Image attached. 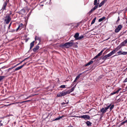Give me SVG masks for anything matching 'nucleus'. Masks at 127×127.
<instances>
[{"label": "nucleus", "instance_id": "nucleus-9", "mask_svg": "<svg viewBox=\"0 0 127 127\" xmlns=\"http://www.w3.org/2000/svg\"><path fill=\"white\" fill-rule=\"evenodd\" d=\"M107 111V110L105 108H102L101 109L100 111L102 113V114H103L106 113Z\"/></svg>", "mask_w": 127, "mask_h": 127}, {"label": "nucleus", "instance_id": "nucleus-7", "mask_svg": "<svg viewBox=\"0 0 127 127\" xmlns=\"http://www.w3.org/2000/svg\"><path fill=\"white\" fill-rule=\"evenodd\" d=\"M122 27V25H119L115 29V32L116 33H117L119 32L121 30Z\"/></svg>", "mask_w": 127, "mask_h": 127}, {"label": "nucleus", "instance_id": "nucleus-37", "mask_svg": "<svg viewBox=\"0 0 127 127\" xmlns=\"http://www.w3.org/2000/svg\"><path fill=\"white\" fill-rule=\"evenodd\" d=\"M122 53V52L121 51H119L118 52H117V53L118 54V55H121V53Z\"/></svg>", "mask_w": 127, "mask_h": 127}, {"label": "nucleus", "instance_id": "nucleus-18", "mask_svg": "<svg viewBox=\"0 0 127 127\" xmlns=\"http://www.w3.org/2000/svg\"><path fill=\"white\" fill-rule=\"evenodd\" d=\"M66 85H62L61 86H60L58 88V89L60 90H62V89H61V88H65Z\"/></svg>", "mask_w": 127, "mask_h": 127}, {"label": "nucleus", "instance_id": "nucleus-53", "mask_svg": "<svg viewBox=\"0 0 127 127\" xmlns=\"http://www.w3.org/2000/svg\"><path fill=\"white\" fill-rule=\"evenodd\" d=\"M120 20V19L119 18V17H118V20L117 21V22H118Z\"/></svg>", "mask_w": 127, "mask_h": 127}, {"label": "nucleus", "instance_id": "nucleus-50", "mask_svg": "<svg viewBox=\"0 0 127 127\" xmlns=\"http://www.w3.org/2000/svg\"><path fill=\"white\" fill-rule=\"evenodd\" d=\"M104 51V49H103L100 52V53L101 54H102L103 52V51Z\"/></svg>", "mask_w": 127, "mask_h": 127}, {"label": "nucleus", "instance_id": "nucleus-60", "mask_svg": "<svg viewBox=\"0 0 127 127\" xmlns=\"http://www.w3.org/2000/svg\"><path fill=\"white\" fill-rule=\"evenodd\" d=\"M126 32V31H125V32H124L123 33H122V34H123V33H125Z\"/></svg>", "mask_w": 127, "mask_h": 127}, {"label": "nucleus", "instance_id": "nucleus-11", "mask_svg": "<svg viewBox=\"0 0 127 127\" xmlns=\"http://www.w3.org/2000/svg\"><path fill=\"white\" fill-rule=\"evenodd\" d=\"M39 46L38 45H37L36 46L34 47L33 49V52H35L37 50L39 49Z\"/></svg>", "mask_w": 127, "mask_h": 127}, {"label": "nucleus", "instance_id": "nucleus-6", "mask_svg": "<svg viewBox=\"0 0 127 127\" xmlns=\"http://www.w3.org/2000/svg\"><path fill=\"white\" fill-rule=\"evenodd\" d=\"M60 47L62 48H64V47H65L66 48H69L67 42L64 44H61L60 45Z\"/></svg>", "mask_w": 127, "mask_h": 127}, {"label": "nucleus", "instance_id": "nucleus-24", "mask_svg": "<svg viewBox=\"0 0 127 127\" xmlns=\"http://www.w3.org/2000/svg\"><path fill=\"white\" fill-rule=\"evenodd\" d=\"M126 43L125 41H124L123 42L121 43L120 44V45L122 47V46H124Z\"/></svg>", "mask_w": 127, "mask_h": 127}, {"label": "nucleus", "instance_id": "nucleus-31", "mask_svg": "<svg viewBox=\"0 0 127 127\" xmlns=\"http://www.w3.org/2000/svg\"><path fill=\"white\" fill-rule=\"evenodd\" d=\"M111 104H110L109 105L107 106L105 108L107 110V109H108L109 108H110V106H111Z\"/></svg>", "mask_w": 127, "mask_h": 127}, {"label": "nucleus", "instance_id": "nucleus-23", "mask_svg": "<svg viewBox=\"0 0 127 127\" xmlns=\"http://www.w3.org/2000/svg\"><path fill=\"white\" fill-rule=\"evenodd\" d=\"M84 72H82V73H80L79 74L78 76H76V78H75L76 80H77V79H78L80 77V76Z\"/></svg>", "mask_w": 127, "mask_h": 127}, {"label": "nucleus", "instance_id": "nucleus-32", "mask_svg": "<svg viewBox=\"0 0 127 127\" xmlns=\"http://www.w3.org/2000/svg\"><path fill=\"white\" fill-rule=\"evenodd\" d=\"M101 58L103 60H104V61H105L107 59L106 57H105V56L103 57H101Z\"/></svg>", "mask_w": 127, "mask_h": 127}, {"label": "nucleus", "instance_id": "nucleus-35", "mask_svg": "<svg viewBox=\"0 0 127 127\" xmlns=\"http://www.w3.org/2000/svg\"><path fill=\"white\" fill-rule=\"evenodd\" d=\"M98 7V5L97 4V5H95V6H94V7L93 8V9H94V10H95Z\"/></svg>", "mask_w": 127, "mask_h": 127}, {"label": "nucleus", "instance_id": "nucleus-46", "mask_svg": "<svg viewBox=\"0 0 127 127\" xmlns=\"http://www.w3.org/2000/svg\"><path fill=\"white\" fill-rule=\"evenodd\" d=\"M29 100H27V101H22V102H20V103H23L24 102H26L27 101H29Z\"/></svg>", "mask_w": 127, "mask_h": 127}, {"label": "nucleus", "instance_id": "nucleus-28", "mask_svg": "<svg viewBox=\"0 0 127 127\" xmlns=\"http://www.w3.org/2000/svg\"><path fill=\"white\" fill-rule=\"evenodd\" d=\"M23 24L22 23L20 25H19L18 28L16 30L17 31L19 28L20 27L22 26H23Z\"/></svg>", "mask_w": 127, "mask_h": 127}, {"label": "nucleus", "instance_id": "nucleus-17", "mask_svg": "<svg viewBox=\"0 0 127 127\" xmlns=\"http://www.w3.org/2000/svg\"><path fill=\"white\" fill-rule=\"evenodd\" d=\"M93 60H92V59L90 62H88L87 64H85V66H87L89 65H90V64H92L93 63Z\"/></svg>", "mask_w": 127, "mask_h": 127}, {"label": "nucleus", "instance_id": "nucleus-57", "mask_svg": "<svg viewBox=\"0 0 127 127\" xmlns=\"http://www.w3.org/2000/svg\"><path fill=\"white\" fill-rule=\"evenodd\" d=\"M125 41L126 43H127V39H126V40H125Z\"/></svg>", "mask_w": 127, "mask_h": 127}, {"label": "nucleus", "instance_id": "nucleus-51", "mask_svg": "<svg viewBox=\"0 0 127 127\" xmlns=\"http://www.w3.org/2000/svg\"><path fill=\"white\" fill-rule=\"evenodd\" d=\"M101 54L100 52L97 55L99 57L101 56Z\"/></svg>", "mask_w": 127, "mask_h": 127}, {"label": "nucleus", "instance_id": "nucleus-10", "mask_svg": "<svg viewBox=\"0 0 127 127\" xmlns=\"http://www.w3.org/2000/svg\"><path fill=\"white\" fill-rule=\"evenodd\" d=\"M113 54L111 52L109 53L108 54L105 55V56L106 57L107 59L109 58L112 55H113Z\"/></svg>", "mask_w": 127, "mask_h": 127}, {"label": "nucleus", "instance_id": "nucleus-5", "mask_svg": "<svg viewBox=\"0 0 127 127\" xmlns=\"http://www.w3.org/2000/svg\"><path fill=\"white\" fill-rule=\"evenodd\" d=\"M7 5V1H5L4 2L2 6V8L0 10V11L2 12L4 10H6V6Z\"/></svg>", "mask_w": 127, "mask_h": 127}, {"label": "nucleus", "instance_id": "nucleus-45", "mask_svg": "<svg viewBox=\"0 0 127 127\" xmlns=\"http://www.w3.org/2000/svg\"><path fill=\"white\" fill-rule=\"evenodd\" d=\"M127 82V78H126L123 81V82L125 83Z\"/></svg>", "mask_w": 127, "mask_h": 127}, {"label": "nucleus", "instance_id": "nucleus-44", "mask_svg": "<svg viewBox=\"0 0 127 127\" xmlns=\"http://www.w3.org/2000/svg\"><path fill=\"white\" fill-rule=\"evenodd\" d=\"M32 12V10L29 13L28 15L29 16V17L31 15Z\"/></svg>", "mask_w": 127, "mask_h": 127}, {"label": "nucleus", "instance_id": "nucleus-8", "mask_svg": "<svg viewBox=\"0 0 127 127\" xmlns=\"http://www.w3.org/2000/svg\"><path fill=\"white\" fill-rule=\"evenodd\" d=\"M26 11L24 9H22L20 11L18 12L17 13L20 15H23L25 13Z\"/></svg>", "mask_w": 127, "mask_h": 127}, {"label": "nucleus", "instance_id": "nucleus-63", "mask_svg": "<svg viewBox=\"0 0 127 127\" xmlns=\"http://www.w3.org/2000/svg\"><path fill=\"white\" fill-rule=\"evenodd\" d=\"M26 64H27V63H25L24 64V65H26Z\"/></svg>", "mask_w": 127, "mask_h": 127}, {"label": "nucleus", "instance_id": "nucleus-21", "mask_svg": "<svg viewBox=\"0 0 127 127\" xmlns=\"http://www.w3.org/2000/svg\"><path fill=\"white\" fill-rule=\"evenodd\" d=\"M105 18V17H102L99 19L98 20V22H101L104 20Z\"/></svg>", "mask_w": 127, "mask_h": 127}, {"label": "nucleus", "instance_id": "nucleus-62", "mask_svg": "<svg viewBox=\"0 0 127 127\" xmlns=\"http://www.w3.org/2000/svg\"><path fill=\"white\" fill-rule=\"evenodd\" d=\"M65 104V103L64 102H63L62 103V104L63 105V104Z\"/></svg>", "mask_w": 127, "mask_h": 127}, {"label": "nucleus", "instance_id": "nucleus-61", "mask_svg": "<svg viewBox=\"0 0 127 127\" xmlns=\"http://www.w3.org/2000/svg\"><path fill=\"white\" fill-rule=\"evenodd\" d=\"M76 85H75L74 87H74V89H75V87L76 86Z\"/></svg>", "mask_w": 127, "mask_h": 127}, {"label": "nucleus", "instance_id": "nucleus-33", "mask_svg": "<svg viewBox=\"0 0 127 127\" xmlns=\"http://www.w3.org/2000/svg\"><path fill=\"white\" fill-rule=\"evenodd\" d=\"M117 93H118L117 92V91H116L115 92H113V93H111V95H113L114 94H117Z\"/></svg>", "mask_w": 127, "mask_h": 127}, {"label": "nucleus", "instance_id": "nucleus-64", "mask_svg": "<svg viewBox=\"0 0 127 127\" xmlns=\"http://www.w3.org/2000/svg\"><path fill=\"white\" fill-rule=\"evenodd\" d=\"M125 122H126V123H127V120H125Z\"/></svg>", "mask_w": 127, "mask_h": 127}, {"label": "nucleus", "instance_id": "nucleus-26", "mask_svg": "<svg viewBox=\"0 0 127 127\" xmlns=\"http://www.w3.org/2000/svg\"><path fill=\"white\" fill-rule=\"evenodd\" d=\"M96 17H95V18H94V19H93V20L91 23V25H92L93 24H94L95 21V20L96 19Z\"/></svg>", "mask_w": 127, "mask_h": 127}, {"label": "nucleus", "instance_id": "nucleus-36", "mask_svg": "<svg viewBox=\"0 0 127 127\" xmlns=\"http://www.w3.org/2000/svg\"><path fill=\"white\" fill-rule=\"evenodd\" d=\"M99 56L97 55L96 56H95L94 58L92 59V60H93L95 59H96Z\"/></svg>", "mask_w": 127, "mask_h": 127}, {"label": "nucleus", "instance_id": "nucleus-59", "mask_svg": "<svg viewBox=\"0 0 127 127\" xmlns=\"http://www.w3.org/2000/svg\"><path fill=\"white\" fill-rule=\"evenodd\" d=\"M67 127H73L72 126L70 125V126H68Z\"/></svg>", "mask_w": 127, "mask_h": 127}, {"label": "nucleus", "instance_id": "nucleus-13", "mask_svg": "<svg viewBox=\"0 0 127 127\" xmlns=\"http://www.w3.org/2000/svg\"><path fill=\"white\" fill-rule=\"evenodd\" d=\"M79 35V34L77 32L75 33L74 35V37L75 38L76 40H77V39Z\"/></svg>", "mask_w": 127, "mask_h": 127}, {"label": "nucleus", "instance_id": "nucleus-14", "mask_svg": "<svg viewBox=\"0 0 127 127\" xmlns=\"http://www.w3.org/2000/svg\"><path fill=\"white\" fill-rule=\"evenodd\" d=\"M119 49L117 48V47L116 48L114 49L111 52L113 54H114L115 53H116V52L119 50Z\"/></svg>", "mask_w": 127, "mask_h": 127}, {"label": "nucleus", "instance_id": "nucleus-42", "mask_svg": "<svg viewBox=\"0 0 127 127\" xmlns=\"http://www.w3.org/2000/svg\"><path fill=\"white\" fill-rule=\"evenodd\" d=\"M11 24H12L11 23L10 24H9V26H8V29H10V27L11 26Z\"/></svg>", "mask_w": 127, "mask_h": 127}, {"label": "nucleus", "instance_id": "nucleus-15", "mask_svg": "<svg viewBox=\"0 0 127 127\" xmlns=\"http://www.w3.org/2000/svg\"><path fill=\"white\" fill-rule=\"evenodd\" d=\"M107 0H104L101 2L99 5V7H100L102 6L104 4L105 2H106Z\"/></svg>", "mask_w": 127, "mask_h": 127}, {"label": "nucleus", "instance_id": "nucleus-16", "mask_svg": "<svg viewBox=\"0 0 127 127\" xmlns=\"http://www.w3.org/2000/svg\"><path fill=\"white\" fill-rule=\"evenodd\" d=\"M29 57H28L27 58H26L24 60H23L22 61H21L20 63H19L15 65V67H16L18 65H19L20 64H21L24 61H25Z\"/></svg>", "mask_w": 127, "mask_h": 127}, {"label": "nucleus", "instance_id": "nucleus-47", "mask_svg": "<svg viewBox=\"0 0 127 127\" xmlns=\"http://www.w3.org/2000/svg\"><path fill=\"white\" fill-rule=\"evenodd\" d=\"M39 39V38L38 37H37L36 36L35 37V40H38Z\"/></svg>", "mask_w": 127, "mask_h": 127}, {"label": "nucleus", "instance_id": "nucleus-39", "mask_svg": "<svg viewBox=\"0 0 127 127\" xmlns=\"http://www.w3.org/2000/svg\"><path fill=\"white\" fill-rule=\"evenodd\" d=\"M94 10V9H93V8H92L91 9V10H90V11H89V13H92L93 11Z\"/></svg>", "mask_w": 127, "mask_h": 127}, {"label": "nucleus", "instance_id": "nucleus-25", "mask_svg": "<svg viewBox=\"0 0 127 127\" xmlns=\"http://www.w3.org/2000/svg\"><path fill=\"white\" fill-rule=\"evenodd\" d=\"M84 37V36L83 35H81L80 36H79L78 38L77 39V40H80L81 39L83 38Z\"/></svg>", "mask_w": 127, "mask_h": 127}, {"label": "nucleus", "instance_id": "nucleus-38", "mask_svg": "<svg viewBox=\"0 0 127 127\" xmlns=\"http://www.w3.org/2000/svg\"><path fill=\"white\" fill-rule=\"evenodd\" d=\"M122 47V46L120 44L119 45H118L117 47L119 49H120Z\"/></svg>", "mask_w": 127, "mask_h": 127}, {"label": "nucleus", "instance_id": "nucleus-20", "mask_svg": "<svg viewBox=\"0 0 127 127\" xmlns=\"http://www.w3.org/2000/svg\"><path fill=\"white\" fill-rule=\"evenodd\" d=\"M34 41H33L32 42L30 43V50L31 49V48L34 45Z\"/></svg>", "mask_w": 127, "mask_h": 127}, {"label": "nucleus", "instance_id": "nucleus-48", "mask_svg": "<svg viewBox=\"0 0 127 127\" xmlns=\"http://www.w3.org/2000/svg\"><path fill=\"white\" fill-rule=\"evenodd\" d=\"M15 67H15V66H14L13 67H11V68H9V70L12 69L13 68H14Z\"/></svg>", "mask_w": 127, "mask_h": 127}, {"label": "nucleus", "instance_id": "nucleus-58", "mask_svg": "<svg viewBox=\"0 0 127 127\" xmlns=\"http://www.w3.org/2000/svg\"><path fill=\"white\" fill-rule=\"evenodd\" d=\"M77 80H76V79H75V80H74V81H73V82H75Z\"/></svg>", "mask_w": 127, "mask_h": 127}, {"label": "nucleus", "instance_id": "nucleus-52", "mask_svg": "<svg viewBox=\"0 0 127 127\" xmlns=\"http://www.w3.org/2000/svg\"><path fill=\"white\" fill-rule=\"evenodd\" d=\"M24 66V64H23V65H21V66H20V67H21V68H22Z\"/></svg>", "mask_w": 127, "mask_h": 127}, {"label": "nucleus", "instance_id": "nucleus-1", "mask_svg": "<svg viewBox=\"0 0 127 127\" xmlns=\"http://www.w3.org/2000/svg\"><path fill=\"white\" fill-rule=\"evenodd\" d=\"M74 90V88L72 87L71 89L67 91H63L62 92H59L57 94V96L59 97L64 96L66 95L67 94H69L71 92H73Z\"/></svg>", "mask_w": 127, "mask_h": 127}, {"label": "nucleus", "instance_id": "nucleus-12", "mask_svg": "<svg viewBox=\"0 0 127 127\" xmlns=\"http://www.w3.org/2000/svg\"><path fill=\"white\" fill-rule=\"evenodd\" d=\"M68 48H69L72 46L73 45V43L72 42H67Z\"/></svg>", "mask_w": 127, "mask_h": 127}, {"label": "nucleus", "instance_id": "nucleus-41", "mask_svg": "<svg viewBox=\"0 0 127 127\" xmlns=\"http://www.w3.org/2000/svg\"><path fill=\"white\" fill-rule=\"evenodd\" d=\"M121 55H126V52H123L121 53Z\"/></svg>", "mask_w": 127, "mask_h": 127}, {"label": "nucleus", "instance_id": "nucleus-55", "mask_svg": "<svg viewBox=\"0 0 127 127\" xmlns=\"http://www.w3.org/2000/svg\"><path fill=\"white\" fill-rule=\"evenodd\" d=\"M39 5L40 6H43V4H41V3H40V4H39Z\"/></svg>", "mask_w": 127, "mask_h": 127}, {"label": "nucleus", "instance_id": "nucleus-27", "mask_svg": "<svg viewBox=\"0 0 127 127\" xmlns=\"http://www.w3.org/2000/svg\"><path fill=\"white\" fill-rule=\"evenodd\" d=\"M114 105H111V106H110V111H111L114 108Z\"/></svg>", "mask_w": 127, "mask_h": 127}, {"label": "nucleus", "instance_id": "nucleus-30", "mask_svg": "<svg viewBox=\"0 0 127 127\" xmlns=\"http://www.w3.org/2000/svg\"><path fill=\"white\" fill-rule=\"evenodd\" d=\"M4 76H0V82L1 81V80L3 79L4 78Z\"/></svg>", "mask_w": 127, "mask_h": 127}, {"label": "nucleus", "instance_id": "nucleus-40", "mask_svg": "<svg viewBox=\"0 0 127 127\" xmlns=\"http://www.w3.org/2000/svg\"><path fill=\"white\" fill-rule=\"evenodd\" d=\"M94 10V9H93V8H92L91 9V10H90V11H89V13H92L93 11Z\"/></svg>", "mask_w": 127, "mask_h": 127}, {"label": "nucleus", "instance_id": "nucleus-29", "mask_svg": "<svg viewBox=\"0 0 127 127\" xmlns=\"http://www.w3.org/2000/svg\"><path fill=\"white\" fill-rule=\"evenodd\" d=\"M21 68V67H20V66H19L16 68L15 69V70L14 71H15L18 70L20 69Z\"/></svg>", "mask_w": 127, "mask_h": 127}, {"label": "nucleus", "instance_id": "nucleus-49", "mask_svg": "<svg viewBox=\"0 0 127 127\" xmlns=\"http://www.w3.org/2000/svg\"><path fill=\"white\" fill-rule=\"evenodd\" d=\"M121 88H119V89L117 91V92L118 93L119 92V91H120L121 90Z\"/></svg>", "mask_w": 127, "mask_h": 127}, {"label": "nucleus", "instance_id": "nucleus-43", "mask_svg": "<svg viewBox=\"0 0 127 127\" xmlns=\"http://www.w3.org/2000/svg\"><path fill=\"white\" fill-rule=\"evenodd\" d=\"M126 123V122H125V121H123V122H122L121 123V125H123Z\"/></svg>", "mask_w": 127, "mask_h": 127}, {"label": "nucleus", "instance_id": "nucleus-56", "mask_svg": "<svg viewBox=\"0 0 127 127\" xmlns=\"http://www.w3.org/2000/svg\"><path fill=\"white\" fill-rule=\"evenodd\" d=\"M2 126V124L0 122V126Z\"/></svg>", "mask_w": 127, "mask_h": 127}, {"label": "nucleus", "instance_id": "nucleus-34", "mask_svg": "<svg viewBox=\"0 0 127 127\" xmlns=\"http://www.w3.org/2000/svg\"><path fill=\"white\" fill-rule=\"evenodd\" d=\"M97 0H95L94 1V5H97Z\"/></svg>", "mask_w": 127, "mask_h": 127}, {"label": "nucleus", "instance_id": "nucleus-19", "mask_svg": "<svg viewBox=\"0 0 127 127\" xmlns=\"http://www.w3.org/2000/svg\"><path fill=\"white\" fill-rule=\"evenodd\" d=\"M87 126H91L92 123L89 121H87L86 122Z\"/></svg>", "mask_w": 127, "mask_h": 127}, {"label": "nucleus", "instance_id": "nucleus-4", "mask_svg": "<svg viewBox=\"0 0 127 127\" xmlns=\"http://www.w3.org/2000/svg\"><path fill=\"white\" fill-rule=\"evenodd\" d=\"M79 118H84L85 120H88L90 118L89 116L87 115L80 116H79Z\"/></svg>", "mask_w": 127, "mask_h": 127}, {"label": "nucleus", "instance_id": "nucleus-22", "mask_svg": "<svg viewBox=\"0 0 127 127\" xmlns=\"http://www.w3.org/2000/svg\"><path fill=\"white\" fill-rule=\"evenodd\" d=\"M64 117V116H62L60 117H59L57 118H56L55 119L53 120V121H57V120H59L60 119H61V118H62L63 117Z\"/></svg>", "mask_w": 127, "mask_h": 127}, {"label": "nucleus", "instance_id": "nucleus-2", "mask_svg": "<svg viewBox=\"0 0 127 127\" xmlns=\"http://www.w3.org/2000/svg\"><path fill=\"white\" fill-rule=\"evenodd\" d=\"M74 90V88L72 87L71 89L67 91H63L62 92H59L57 94V96L59 97L64 96L66 95L67 94H69L71 92H73Z\"/></svg>", "mask_w": 127, "mask_h": 127}, {"label": "nucleus", "instance_id": "nucleus-54", "mask_svg": "<svg viewBox=\"0 0 127 127\" xmlns=\"http://www.w3.org/2000/svg\"><path fill=\"white\" fill-rule=\"evenodd\" d=\"M125 91H127V85L126 87L125 88Z\"/></svg>", "mask_w": 127, "mask_h": 127}, {"label": "nucleus", "instance_id": "nucleus-3", "mask_svg": "<svg viewBox=\"0 0 127 127\" xmlns=\"http://www.w3.org/2000/svg\"><path fill=\"white\" fill-rule=\"evenodd\" d=\"M5 18V19L4 20V21L6 22V24H8L11 20L10 16V15H7Z\"/></svg>", "mask_w": 127, "mask_h": 127}]
</instances>
